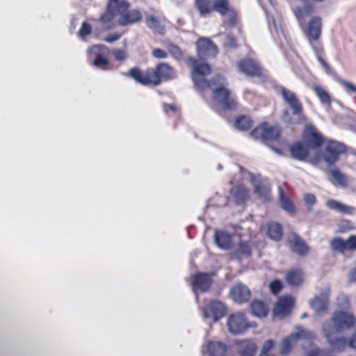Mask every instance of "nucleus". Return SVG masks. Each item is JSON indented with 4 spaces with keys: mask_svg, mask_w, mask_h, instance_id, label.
I'll return each mask as SVG.
<instances>
[{
    "mask_svg": "<svg viewBox=\"0 0 356 356\" xmlns=\"http://www.w3.org/2000/svg\"><path fill=\"white\" fill-rule=\"evenodd\" d=\"M142 17V14L138 10H127L119 18L118 24L120 26H127L140 22Z\"/></svg>",
    "mask_w": 356,
    "mask_h": 356,
    "instance_id": "nucleus-27",
    "label": "nucleus"
},
{
    "mask_svg": "<svg viewBox=\"0 0 356 356\" xmlns=\"http://www.w3.org/2000/svg\"><path fill=\"white\" fill-rule=\"evenodd\" d=\"M152 56L158 59H163L168 57V53L161 49L155 48L152 50Z\"/></svg>",
    "mask_w": 356,
    "mask_h": 356,
    "instance_id": "nucleus-55",
    "label": "nucleus"
},
{
    "mask_svg": "<svg viewBox=\"0 0 356 356\" xmlns=\"http://www.w3.org/2000/svg\"><path fill=\"white\" fill-rule=\"evenodd\" d=\"M254 193L260 197L268 200L270 197V188L268 185L257 181L254 184Z\"/></svg>",
    "mask_w": 356,
    "mask_h": 356,
    "instance_id": "nucleus-37",
    "label": "nucleus"
},
{
    "mask_svg": "<svg viewBox=\"0 0 356 356\" xmlns=\"http://www.w3.org/2000/svg\"><path fill=\"white\" fill-rule=\"evenodd\" d=\"M146 24L149 29L156 32L161 33V31H163L159 20L153 15H150L146 18Z\"/></svg>",
    "mask_w": 356,
    "mask_h": 356,
    "instance_id": "nucleus-45",
    "label": "nucleus"
},
{
    "mask_svg": "<svg viewBox=\"0 0 356 356\" xmlns=\"http://www.w3.org/2000/svg\"><path fill=\"white\" fill-rule=\"evenodd\" d=\"M266 234L272 240L280 241L283 236L282 226L277 222H268L267 224Z\"/></svg>",
    "mask_w": 356,
    "mask_h": 356,
    "instance_id": "nucleus-31",
    "label": "nucleus"
},
{
    "mask_svg": "<svg viewBox=\"0 0 356 356\" xmlns=\"http://www.w3.org/2000/svg\"><path fill=\"white\" fill-rule=\"evenodd\" d=\"M330 248L333 252L341 253L347 250L346 241L341 237H334L330 242Z\"/></svg>",
    "mask_w": 356,
    "mask_h": 356,
    "instance_id": "nucleus-39",
    "label": "nucleus"
},
{
    "mask_svg": "<svg viewBox=\"0 0 356 356\" xmlns=\"http://www.w3.org/2000/svg\"><path fill=\"white\" fill-rule=\"evenodd\" d=\"M250 309L252 314L259 318L266 317L269 313V308L266 303L261 300L254 299L250 303Z\"/></svg>",
    "mask_w": 356,
    "mask_h": 356,
    "instance_id": "nucleus-28",
    "label": "nucleus"
},
{
    "mask_svg": "<svg viewBox=\"0 0 356 356\" xmlns=\"http://www.w3.org/2000/svg\"><path fill=\"white\" fill-rule=\"evenodd\" d=\"M227 326L230 333L234 335H240L245 334L251 328L257 327V324L254 321H250L243 312H237L229 315Z\"/></svg>",
    "mask_w": 356,
    "mask_h": 356,
    "instance_id": "nucleus-5",
    "label": "nucleus"
},
{
    "mask_svg": "<svg viewBox=\"0 0 356 356\" xmlns=\"http://www.w3.org/2000/svg\"><path fill=\"white\" fill-rule=\"evenodd\" d=\"M235 347L238 356H254L257 350V344L251 339L236 341Z\"/></svg>",
    "mask_w": 356,
    "mask_h": 356,
    "instance_id": "nucleus-16",
    "label": "nucleus"
},
{
    "mask_svg": "<svg viewBox=\"0 0 356 356\" xmlns=\"http://www.w3.org/2000/svg\"><path fill=\"white\" fill-rule=\"evenodd\" d=\"M214 0H195V6L201 16H206L213 12Z\"/></svg>",
    "mask_w": 356,
    "mask_h": 356,
    "instance_id": "nucleus-35",
    "label": "nucleus"
},
{
    "mask_svg": "<svg viewBox=\"0 0 356 356\" xmlns=\"http://www.w3.org/2000/svg\"><path fill=\"white\" fill-rule=\"evenodd\" d=\"M285 279L289 286L299 287L304 282V272L299 268L290 269L286 272Z\"/></svg>",
    "mask_w": 356,
    "mask_h": 356,
    "instance_id": "nucleus-21",
    "label": "nucleus"
},
{
    "mask_svg": "<svg viewBox=\"0 0 356 356\" xmlns=\"http://www.w3.org/2000/svg\"><path fill=\"white\" fill-rule=\"evenodd\" d=\"M209 356H224L227 352V346L220 341H210L207 344Z\"/></svg>",
    "mask_w": 356,
    "mask_h": 356,
    "instance_id": "nucleus-29",
    "label": "nucleus"
},
{
    "mask_svg": "<svg viewBox=\"0 0 356 356\" xmlns=\"http://www.w3.org/2000/svg\"><path fill=\"white\" fill-rule=\"evenodd\" d=\"M115 16L116 15L107 11L101 16L100 20L103 24H108L112 22Z\"/></svg>",
    "mask_w": 356,
    "mask_h": 356,
    "instance_id": "nucleus-56",
    "label": "nucleus"
},
{
    "mask_svg": "<svg viewBox=\"0 0 356 356\" xmlns=\"http://www.w3.org/2000/svg\"><path fill=\"white\" fill-rule=\"evenodd\" d=\"M227 19L224 22L225 25L229 28L236 26L238 23V17L236 10L232 8L229 13Z\"/></svg>",
    "mask_w": 356,
    "mask_h": 356,
    "instance_id": "nucleus-44",
    "label": "nucleus"
},
{
    "mask_svg": "<svg viewBox=\"0 0 356 356\" xmlns=\"http://www.w3.org/2000/svg\"><path fill=\"white\" fill-rule=\"evenodd\" d=\"M310 307L317 314L326 312L329 306V293H321L310 300Z\"/></svg>",
    "mask_w": 356,
    "mask_h": 356,
    "instance_id": "nucleus-20",
    "label": "nucleus"
},
{
    "mask_svg": "<svg viewBox=\"0 0 356 356\" xmlns=\"http://www.w3.org/2000/svg\"><path fill=\"white\" fill-rule=\"evenodd\" d=\"M352 276L356 279V268L353 271Z\"/></svg>",
    "mask_w": 356,
    "mask_h": 356,
    "instance_id": "nucleus-60",
    "label": "nucleus"
},
{
    "mask_svg": "<svg viewBox=\"0 0 356 356\" xmlns=\"http://www.w3.org/2000/svg\"><path fill=\"white\" fill-rule=\"evenodd\" d=\"M186 65L191 68V78L195 88L204 91H212L211 99L213 103L222 111H232L237 108V101L227 88L228 82L225 76L216 74L207 80L205 76L211 73V67L207 63H199L193 57H187Z\"/></svg>",
    "mask_w": 356,
    "mask_h": 356,
    "instance_id": "nucleus-1",
    "label": "nucleus"
},
{
    "mask_svg": "<svg viewBox=\"0 0 356 356\" xmlns=\"http://www.w3.org/2000/svg\"><path fill=\"white\" fill-rule=\"evenodd\" d=\"M163 110L168 116L174 115L177 119L181 118L180 109L175 105L164 103L163 104Z\"/></svg>",
    "mask_w": 356,
    "mask_h": 356,
    "instance_id": "nucleus-41",
    "label": "nucleus"
},
{
    "mask_svg": "<svg viewBox=\"0 0 356 356\" xmlns=\"http://www.w3.org/2000/svg\"><path fill=\"white\" fill-rule=\"evenodd\" d=\"M346 152L347 147L344 143L334 140H329L325 143L322 157L327 165L331 166L334 165L339 160L341 155Z\"/></svg>",
    "mask_w": 356,
    "mask_h": 356,
    "instance_id": "nucleus-7",
    "label": "nucleus"
},
{
    "mask_svg": "<svg viewBox=\"0 0 356 356\" xmlns=\"http://www.w3.org/2000/svg\"><path fill=\"white\" fill-rule=\"evenodd\" d=\"M341 83L348 92L356 93V86L353 83L346 81H341Z\"/></svg>",
    "mask_w": 356,
    "mask_h": 356,
    "instance_id": "nucleus-57",
    "label": "nucleus"
},
{
    "mask_svg": "<svg viewBox=\"0 0 356 356\" xmlns=\"http://www.w3.org/2000/svg\"><path fill=\"white\" fill-rule=\"evenodd\" d=\"M231 298L238 304L248 302L251 298L249 288L242 283L236 284L230 290Z\"/></svg>",
    "mask_w": 356,
    "mask_h": 356,
    "instance_id": "nucleus-15",
    "label": "nucleus"
},
{
    "mask_svg": "<svg viewBox=\"0 0 356 356\" xmlns=\"http://www.w3.org/2000/svg\"><path fill=\"white\" fill-rule=\"evenodd\" d=\"M300 334H292L283 339L280 343V353L282 355H288L293 348L296 341L299 339Z\"/></svg>",
    "mask_w": 356,
    "mask_h": 356,
    "instance_id": "nucleus-30",
    "label": "nucleus"
},
{
    "mask_svg": "<svg viewBox=\"0 0 356 356\" xmlns=\"http://www.w3.org/2000/svg\"><path fill=\"white\" fill-rule=\"evenodd\" d=\"M197 52L200 58L207 59L216 56L218 48L211 40L200 38L196 42Z\"/></svg>",
    "mask_w": 356,
    "mask_h": 356,
    "instance_id": "nucleus-13",
    "label": "nucleus"
},
{
    "mask_svg": "<svg viewBox=\"0 0 356 356\" xmlns=\"http://www.w3.org/2000/svg\"><path fill=\"white\" fill-rule=\"evenodd\" d=\"M226 312V306L218 300L211 301L203 309L204 317L205 318H211L214 322H217L224 317Z\"/></svg>",
    "mask_w": 356,
    "mask_h": 356,
    "instance_id": "nucleus-12",
    "label": "nucleus"
},
{
    "mask_svg": "<svg viewBox=\"0 0 356 356\" xmlns=\"http://www.w3.org/2000/svg\"><path fill=\"white\" fill-rule=\"evenodd\" d=\"M254 124V121L248 115H240L235 118L234 123V127L239 131H248L250 129Z\"/></svg>",
    "mask_w": 356,
    "mask_h": 356,
    "instance_id": "nucleus-33",
    "label": "nucleus"
},
{
    "mask_svg": "<svg viewBox=\"0 0 356 356\" xmlns=\"http://www.w3.org/2000/svg\"><path fill=\"white\" fill-rule=\"evenodd\" d=\"M346 241L347 250H356V235H350Z\"/></svg>",
    "mask_w": 356,
    "mask_h": 356,
    "instance_id": "nucleus-52",
    "label": "nucleus"
},
{
    "mask_svg": "<svg viewBox=\"0 0 356 356\" xmlns=\"http://www.w3.org/2000/svg\"><path fill=\"white\" fill-rule=\"evenodd\" d=\"M356 323L355 316L348 312L336 311L331 318L323 324V331L328 336L351 330Z\"/></svg>",
    "mask_w": 356,
    "mask_h": 356,
    "instance_id": "nucleus-4",
    "label": "nucleus"
},
{
    "mask_svg": "<svg viewBox=\"0 0 356 356\" xmlns=\"http://www.w3.org/2000/svg\"><path fill=\"white\" fill-rule=\"evenodd\" d=\"M121 37H122L121 33H114V34L107 36L104 39V40L107 42L111 43V42L118 40Z\"/></svg>",
    "mask_w": 356,
    "mask_h": 356,
    "instance_id": "nucleus-59",
    "label": "nucleus"
},
{
    "mask_svg": "<svg viewBox=\"0 0 356 356\" xmlns=\"http://www.w3.org/2000/svg\"><path fill=\"white\" fill-rule=\"evenodd\" d=\"M192 284L195 289L207 291L212 284V279L208 273H197L192 277Z\"/></svg>",
    "mask_w": 356,
    "mask_h": 356,
    "instance_id": "nucleus-19",
    "label": "nucleus"
},
{
    "mask_svg": "<svg viewBox=\"0 0 356 356\" xmlns=\"http://www.w3.org/2000/svg\"><path fill=\"white\" fill-rule=\"evenodd\" d=\"M222 45L226 49H235L238 47L237 38L231 34H228L226 35Z\"/></svg>",
    "mask_w": 356,
    "mask_h": 356,
    "instance_id": "nucleus-46",
    "label": "nucleus"
},
{
    "mask_svg": "<svg viewBox=\"0 0 356 356\" xmlns=\"http://www.w3.org/2000/svg\"><path fill=\"white\" fill-rule=\"evenodd\" d=\"M124 75L142 86L155 87L162 82L172 79L174 69L168 63L161 62L154 67H147L145 70H142L138 67H132Z\"/></svg>",
    "mask_w": 356,
    "mask_h": 356,
    "instance_id": "nucleus-2",
    "label": "nucleus"
},
{
    "mask_svg": "<svg viewBox=\"0 0 356 356\" xmlns=\"http://www.w3.org/2000/svg\"><path fill=\"white\" fill-rule=\"evenodd\" d=\"M229 200L236 205H243L250 199V190L243 184H236L229 190Z\"/></svg>",
    "mask_w": 356,
    "mask_h": 356,
    "instance_id": "nucleus-14",
    "label": "nucleus"
},
{
    "mask_svg": "<svg viewBox=\"0 0 356 356\" xmlns=\"http://www.w3.org/2000/svg\"><path fill=\"white\" fill-rule=\"evenodd\" d=\"M250 134L252 138L267 143L278 141L282 136V129L279 125L262 122L252 129Z\"/></svg>",
    "mask_w": 356,
    "mask_h": 356,
    "instance_id": "nucleus-6",
    "label": "nucleus"
},
{
    "mask_svg": "<svg viewBox=\"0 0 356 356\" xmlns=\"http://www.w3.org/2000/svg\"><path fill=\"white\" fill-rule=\"evenodd\" d=\"M328 355H325L324 351L321 350L318 348H314L310 350L307 353V356H327Z\"/></svg>",
    "mask_w": 356,
    "mask_h": 356,
    "instance_id": "nucleus-58",
    "label": "nucleus"
},
{
    "mask_svg": "<svg viewBox=\"0 0 356 356\" xmlns=\"http://www.w3.org/2000/svg\"><path fill=\"white\" fill-rule=\"evenodd\" d=\"M309 147L305 145L302 141H296L289 145V152L296 160L305 161L309 155Z\"/></svg>",
    "mask_w": 356,
    "mask_h": 356,
    "instance_id": "nucleus-17",
    "label": "nucleus"
},
{
    "mask_svg": "<svg viewBox=\"0 0 356 356\" xmlns=\"http://www.w3.org/2000/svg\"><path fill=\"white\" fill-rule=\"evenodd\" d=\"M280 92L283 99L291 109V112L287 108L282 111V120L288 125H299L306 122L307 118L304 113L303 105L297 95L285 87H282Z\"/></svg>",
    "mask_w": 356,
    "mask_h": 356,
    "instance_id": "nucleus-3",
    "label": "nucleus"
},
{
    "mask_svg": "<svg viewBox=\"0 0 356 356\" xmlns=\"http://www.w3.org/2000/svg\"><path fill=\"white\" fill-rule=\"evenodd\" d=\"M291 250L299 256H306L309 252V247L300 236L296 234L293 235V239L290 241Z\"/></svg>",
    "mask_w": 356,
    "mask_h": 356,
    "instance_id": "nucleus-22",
    "label": "nucleus"
},
{
    "mask_svg": "<svg viewBox=\"0 0 356 356\" xmlns=\"http://www.w3.org/2000/svg\"><path fill=\"white\" fill-rule=\"evenodd\" d=\"M270 292L274 295H277L284 288L283 283L278 279L273 280L269 285Z\"/></svg>",
    "mask_w": 356,
    "mask_h": 356,
    "instance_id": "nucleus-48",
    "label": "nucleus"
},
{
    "mask_svg": "<svg viewBox=\"0 0 356 356\" xmlns=\"http://www.w3.org/2000/svg\"><path fill=\"white\" fill-rule=\"evenodd\" d=\"M323 334L330 347L336 351H342L348 346V342L344 337H337V334H332L330 336L326 332Z\"/></svg>",
    "mask_w": 356,
    "mask_h": 356,
    "instance_id": "nucleus-24",
    "label": "nucleus"
},
{
    "mask_svg": "<svg viewBox=\"0 0 356 356\" xmlns=\"http://www.w3.org/2000/svg\"><path fill=\"white\" fill-rule=\"evenodd\" d=\"M304 202L307 206L308 211H312V207L316 202V196L312 193H307L304 195Z\"/></svg>",
    "mask_w": 356,
    "mask_h": 356,
    "instance_id": "nucleus-50",
    "label": "nucleus"
},
{
    "mask_svg": "<svg viewBox=\"0 0 356 356\" xmlns=\"http://www.w3.org/2000/svg\"><path fill=\"white\" fill-rule=\"evenodd\" d=\"M251 253L252 248L250 243L248 241H241L238 243V246L234 251V254L238 259L250 257Z\"/></svg>",
    "mask_w": 356,
    "mask_h": 356,
    "instance_id": "nucleus-36",
    "label": "nucleus"
},
{
    "mask_svg": "<svg viewBox=\"0 0 356 356\" xmlns=\"http://www.w3.org/2000/svg\"><path fill=\"white\" fill-rule=\"evenodd\" d=\"M355 228L354 223L348 219L340 220L339 224V230L341 233L346 232Z\"/></svg>",
    "mask_w": 356,
    "mask_h": 356,
    "instance_id": "nucleus-47",
    "label": "nucleus"
},
{
    "mask_svg": "<svg viewBox=\"0 0 356 356\" xmlns=\"http://www.w3.org/2000/svg\"><path fill=\"white\" fill-rule=\"evenodd\" d=\"M113 55L117 60L120 61L124 60L127 57L126 51L119 49H114L113 51Z\"/></svg>",
    "mask_w": 356,
    "mask_h": 356,
    "instance_id": "nucleus-53",
    "label": "nucleus"
},
{
    "mask_svg": "<svg viewBox=\"0 0 356 356\" xmlns=\"http://www.w3.org/2000/svg\"><path fill=\"white\" fill-rule=\"evenodd\" d=\"M232 8L229 5V0H214L213 12L218 13L221 16H225Z\"/></svg>",
    "mask_w": 356,
    "mask_h": 356,
    "instance_id": "nucleus-38",
    "label": "nucleus"
},
{
    "mask_svg": "<svg viewBox=\"0 0 356 356\" xmlns=\"http://www.w3.org/2000/svg\"><path fill=\"white\" fill-rule=\"evenodd\" d=\"M326 205L330 209L337 211L344 214L352 215L355 210V207H353L348 206L343 203L332 199L327 200Z\"/></svg>",
    "mask_w": 356,
    "mask_h": 356,
    "instance_id": "nucleus-32",
    "label": "nucleus"
},
{
    "mask_svg": "<svg viewBox=\"0 0 356 356\" xmlns=\"http://www.w3.org/2000/svg\"><path fill=\"white\" fill-rule=\"evenodd\" d=\"M329 173L332 177L331 181L337 186L346 187L348 185V179L346 176L341 172V170L334 168L329 170Z\"/></svg>",
    "mask_w": 356,
    "mask_h": 356,
    "instance_id": "nucleus-34",
    "label": "nucleus"
},
{
    "mask_svg": "<svg viewBox=\"0 0 356 356\" xmlns=\"http://www.w3.org/2000/svg\"><path fill=\"white\" fill-rule=\"evenodd\" d=\"M130 7L127 0H109L107 4V10L114 15L122 16Z\"/></svg>",
    "mask_w": 356,
    "mask_h": 356,
    "instance_id": "nucleus-23",
    "label": "nucleus"
},
{
    "mask_svg": "<svg viewBox=\"0 0 356 356\" xmlns=\"http://www.w3.org/2000/svg\"><path fill=\"white\" fill-rule=\"evenodd\" d=\"M214 239L217 245L222 250H229L232 245V236L225 231H216Z\"/></svg>",
    "mask_w": 356,
    "mask_h": 356,
    "instance_id": "nucleus-25",
    "label": "nucleus"
},
{
    "mask_svg": "<svg viewBox=\"0 0 356 356\" xmlns=\"http://www.w3.org/2000/svg\"><path fill=\"white\" fill-rule=\"evenodd\" d=\"M168 51L175 58H179L182 56V51L181 49L175 44H170L168 47Z\"/></svg>",
    "mask_w": 356,
    "mask_h": 356,
    "instance_id": "nucleus-54",
    "label": "nucleus"
},
{
    "mask_svg": "<svg viewBox=\"0 0 356 356\" xmlns=\"http://www.w3.org/2000/svg\"><path fill=\"white\" fill-rule=\"evenodd\" d=\"M91 53L95 54L92 60V65L102 70H108L111 69L108 55L109 49L104 44L93 45L90 49Z\"/></svg>",
    "mask_w": 356,
    "mask_h": 356,
    "instance_id": "nucleus-9",
    "label": "nucleus"
},
{
    "mask_svg": "<svg viewBox=\"0 0 356 356\" xmlns=\"http://www.w3.org/2000/svg\"><path fill=\"white\" fill-rule=\"evenodd\" d=\"M302 142L311 149H317L325 143V138L312 123L306 124L302 132Z\"/></svg>",
    "mask_w": 356,
    "mask_h": 356,
    "instance_id": "nucleus-8",
    "label": "nucleus"
},
{
    "mask_svg": "<svg viewBox=\"0 0 356 356\" xmlns=\"http://www.w3.org/2000/svg\"><path fill=\"white\" fill-rule=\"evenodd\" d=\"M279 201L280 207L290 215H295L296 207L291 198L284 193L281 187L279 188Z\"/></svg>",
    "mask_w": 356,
    "mask_h": 356,
    "instance_id": "nucleus-26",
    "label": "nucleus"
},
{
    "mask_svg": "<svg viewBox=\"0 0 356 356\" xmlns=\"http://www.w3.org/2000/svg\"><path fill=\"white\" fill-rule=\"evenodd\" d=\"M314 50L315 51V54L316 55L317 59L318 62L321 63V66L324 69V70L327 74H331V68L330 65L326 63V61L323 59V58L321 56V54L323 51V48L321 45H318V47L314 46Z\"/></svg>",
    "mask_w": 356,
    "mask_h": 356,
    "instance_id": "nucleus-42",
    "label": "nucleus"
},
{
    "mask_svg": "<svg viewBox=\"0 0 356 356\" xmlns=\"http://www.w3.org/2000/svg\"><path fill=\"white\" fill-rule=\"evenodd\" d=\"M294 303L295 300L291 296H282L278 299L276 304L275 308V312L284 316H288L291 314Z\"/></svg>",
    "mask_w": 356,
    "mask_h": 356,
    "instance_id": "nucleus-18",
    "label": "nucleus"
},
{
    "mask_svg": "<svg viewBox=\"0 0 356 356\" xmlns=\"http://www.w3.org/2000/svg\"><path fill=\"white\" fill-rule=\"evenodd\" d=\"M238 67L240 72L250 77L265 79L261 67L251 58H244L238 61Z\"/></svg>",
    "mask_w": 356,
    "mask_h": 356,
    "instance_id": "nucleus-11",
    "label": "nucleus"
},
{
    "mask_svg": "<svg viewBox=\"0 0 356 356\" xmlns=\"http://www.w3.org/2000/svg\"><path fill=\"white\" fill-rule=\"evenodd\" d=\"M313 90L323 104L330 105L331 104V98L330 95L321 86L316 85L314 86Z\"/></svg>",
    "mask_w": 356,
    "mask_h": 356,
    "instance_id": "nucleus-40",
    "label": "nucleus"
},
{
    "mask_svg": "<svg viewBox=\"0 0 356 356\" xmlns=\"http://www.w3.org/2000/svg\"><path fill=\"white\" fill-rule=\"evenodd\" d=\"M314 50L315 51V54L316 55L317 59L318 62L321 63V66L324 69V70L327 74H331V68L330 65L326 63V61L323 59V58L321 56V54L323 51V48L321 45H318V47L314 46Z\"/></svg>",
    "mask_w": 356,
    "mask_h": 356,
    "instance_id": "nucleus-43",
    "label": "nucleus"
},
{
    "mask_svg": "<svg viewBox=\"0 0 356 356\" xmlns=\"http://www.w3.org/2000/svg\"><path fill=\"white\" fill-rule=\"evenodd\" d=\"M275 343L273 340L268 339L263 345L260 356H273L268 353L274 348Z\"/></svg>",
    "mask_w": 356,
    "mask_h": 356,
    "instance_id": "nucleus-49",
    "label": "nucleus"
},
{
    "mask_svg": "<svg viewBox=\"0 0 356 356\" xmlns=\"http://www.w3.org/2000/svg\"><path fill=\"white\" fill-rule=\"evenodd\" d=\"M322 29V19L320 17H312L305 29V33L307 40L312 45V47L321 45L320 43H315L321 37Z\"/></svg>",
    "mask_w": 356,
    "mask_h": 356,
    "instance_id": "nucleus-10",
    "label": "nucleus"
},
{
    "mask_svg": "<svg viewBox=\"0 0 356 356\" xmlns=\"http://www.w3.org/2000/svg\"><path fill=\"white\" fill-rule=\"evenodd\" d=\"M92 32V26L91 25L86 22H83L81 24V27L80 28L78 34L80 37L84 38L86 36L89 35Z\"/></svg>",
    "mask_w": 356,
    "mask_h": 356,
    "instance_id": "nucleus-51",
    "label": "nucleus"
}]
</instances>
